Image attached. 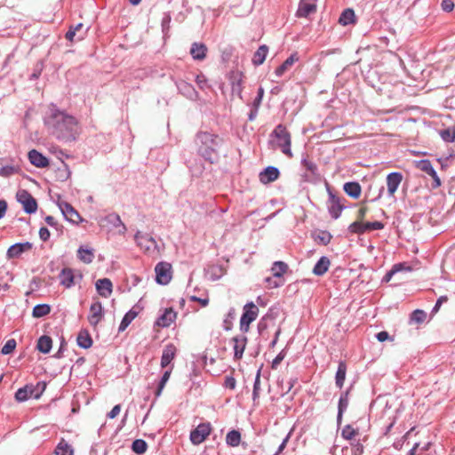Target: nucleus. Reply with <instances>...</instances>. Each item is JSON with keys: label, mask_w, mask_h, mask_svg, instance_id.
Segmentation results:
<instances>
[{"label": "nucleus", "mask_w": 455, "mask_h": 455, "mask_svg": "<svg viewBox=\"0 0 455 455\" xmlns=\"http://www.w3.org/2000/svg\"><path fill=\"white\" fill-rule=\"evenodd\" d=\"M59 207L67 220L72 223H78L81 220L79 213L68 203L60 202Z\"/></svg>", "instance_id": "nucleus-13"}, {"label": "nucleus", "mask_w": 455, "mask_h": 455, "mask_svg": "<svg viewBox=\"0 0 455 455\" xmlns=\"http://www.w3.org/2000/svg\"><path fill=\"white\" fill-rule=\"evenodd\" d=\"M317 0H300L296 16L299 18H306L316 12Z\"/></svg>", "instance_id": "nucleus-11"}, {"label": "nucleus", "mask_w": 455, "mask_h": 455, "mask_svg": "<svg viewBox=\"0 0 455 455\" xmlns=\"http://www.w3.org/2000/svg\"><path fill=\"white\" fill-rule=\"evenodd\" d=\"M52 347V340L49 336L43 335L38 339L36 347L44 354H48Z\"/></svg>", "instance_id": "nucleus-29"}, {"label": "nucleus", "mask_w": 455, "mask_h": 455, "mask_svg": "<svg viewBox=\"0 0 455 455\" xmlns=\"http://www.w3.org/2000/svg\"><path fill=\"white\" fill-rule=\"evenodd\" d=\"M442 8L445 12H451L454 8V3L452 0H443Z\"/></svg>", "instance_id": "nucleus-57"}, {"label": "nucleus", "mask_w": 455, "mask_h": 455, "mask_svg": "<svg viewBox=\"0 0 455 455\" xmlns=\"http://www.w3.org/2000/svg\"><path fill=\"white\" fill-rule=\"evenodd\" d=\"M33 245L29 242L17 243L9 247L7 251L8 259L19 258L23 252L28 251L32 249Z\"/></svg>", "instance_id": "nucleus-14"}, {"label": "nucleus", "mask_w": 455, "mask_h": 455, "mask_svg": "<svg viewBox=\"0 0 455 455\" xmlns=\"http://www.w3.org/2000/svg\"><path fill=\"white\" fill-rule=\"evenodd\" d=\"M303 164H304V166H305L308 171H310V172H313V173H314V172H315V170H316V165H315L314 163L310 162V161L304 160V161H303Z\"/></svg>", "instance_id": "nucleus-64"}, {"label": "nucleus", "mask_w": 455, "mask_h": 455, "mask_svg": "<svg viewBox=\"0 0 455 455\" xmlns=\"http://www.w3.org/2000/svg\"><path fill=\"white\" fill-rule=\"evenodd\" d=\"M77 258L84 263L90 264L94 259V251L88 246L81 245L77 250Z\"/></svg>", "instance_id": "nucleus-25"}, {"label": "nucleus", "mask_w": 455, "mask_h": 455, "mask_svg": "<svg viewBox=\"0 0 455 455\" xmlns=\"http://www.w3.org/2000/svg\"><path fill=\"white\" fill-rule=\"evenodd\" d=\"M418 167L427 174L435 173V169L429 160H421L418 164Z\"/></svg>", "instance_id": "nucleus-48"}, {"label": "nucleus", "mask_w": 455, "mask_h": 455, "mask_svg": "<svg viewBox=\"0 0 455 455\" xmlns=\"http://www.w3.org/2000/svg\"><path fill=\"white\" fill-rule=\"evenodd\" d=\"M439 135L442 140L447 143L455 141V127H448L439 131Z\"/></svg>", "instance_id": "nucleus-38"}, {"label": "nucleus", "mask_w": 455, "mask_h": 455, "mask_svg": "<svg viewBox=\"0 0 455 455\" xmlns=\"http://www.w3.org/2000/svg\"><path fill=\"white\" fill-rule=\"evenodd\" d=\"M103 317V308L100 301L92 303L90 307L88 321L91 325L97 326Z\"/></svg>", "instance_id": "nucleus-15"}, {"label": "nucleus", "mask_w": 455, "mask_h": 455, "mask_svg": "<svg viewBox=\"0 0 455 455\" xmlns=\"http://www.w3.org/2000/svg\"><path fill=\"white\" fill-rule=\"evenodd\" d=\"M357 435V431L353 428L350 425L345 426L342 429L341 435L347 440L353 439Z\"/></svg>", "instance_id": "nucleus-49"}, {"label": "nucleus", "mask_w": 455, "mask_h": 455, "mask_svg": "<svg viewBox=\"0 0 455 455\" xmlns=\"http://www.w3.org/2000/svg\"><path fill=\"white\" fill-rule=\"evenodd\" d=\"M60 283L66 288H70L75 284V275L71 268L66 267L59 275Z\"/></svg>", "instance_id": "nucleus-22"}, {"label": "nucleus", "mask_w": 455, "mask_h": 455, "mask_svg": "<svg viewBox=\"0 0 455 455\" xmlns=\"http://www.w3.org/2000/svg\"><path fill=\"white\" fill-rule=\"evenodd\" d=\"M351 234H363L366 232L365 224L361 220H355L348 226Z\"/></svg>", "instance_id": "nucleus-43"}, {"label": "nucleus", "mask_w": 455, "mask_h": 455, "mask_svg": "<svg viewBox=\"0 0 455 455\" xmlns=\"http://www.w3.org/2000/svg\"><path fill=\"white\" fill-rule=\"evenodd\" d=\"M190 299H191L192 301H197V302H199V303L201 304V306H202V307H207V306H208V304H209V298H208V297H206V298H204V299H201V298H198V297H196V296H191V297H190Z\"/></svg>", "instance_id": "nucleus-62"}, {"label": "nucleus", "mask_w": 455, "mask_h": 455, "mask_svg": "<svg viewBox=\"0 0 455 455\" xmlns=\"http://www.w3.org/2000/svg\"><path fill=\"white\" fill-rule=\"evenodd\" d=\"M255 307L253 302H249L243 307V314L240 319V330L243 332H247L250 324L255 320L256 313L251 309Z\"/></svg>", "instance_id": "nucleus-8"}, {"label": "nucleus", "mask_w": 455, "mask_h": 455, "mask_svg": "<svg viewBox=\"0 0 455 455\" xmlns=\"http://www.w3.org/2000/svg\"><path fill=\"white\" fill-rule=\"evenodd\" d=\"M427 318V314L425 311L420 309L414 310L411 315V322L416 323H423Z\"/></svg>", "instance_id": "nucleus-47"}, {"label": "nucleus", "mask_w": 455, "mask_h": 455, "mask_svg": "<svg viewBox=\"0 0 455 455\" xmlns=\"http://www.w3.org/2000/svg\"><path fill=\"white\" fill-rule=\"evenodd\" d=\"M269 143L274 148H279L286 156L290 158L293 156L291 149V133L285 126L279 124L275 128L270 134Z\"/></svg>", "instance_id": "nucleus-3"}, {"label": "nucleus", "mask_w": 455, "mask_h": 455, "mask_svg": "<svg viewBox=\"0 0 455 455\" xmlns=\"http://www.w3.org/2000/svg\"><path fill=\"white\" fill-rule=\"evenodd\" d=\"M120 411H121V406L120 404H116L115 405L112 410L108 413V417L109 419H115L119 413H120Z\"/></svg>", "instance_id": "nucleus-60"}, {"label": "nucleus", "mask_w": 455, "mask_h": 455, "mask_svg": "<svg viewBox=\"0 0 455 455\" xmlns=\"http://www.w3.org/2000/svg\"><path fill=\"white\" fill-rule=\"evenodd\" d=\"M176 355V347L173 344H168L164 347L161 357V367H167L174 359Z\"/></svg>", "instance_id": "nucleus-21"}, {"label": "nucleus", "mask_w": 455, "mask_h": 455, "mask_svg": "<svg viewBox=\"0 0 455 455\" xmlns=\"http://www.w3.org/2000/svg\"><path fill=\"white\" fill-rule=\"evenodd\" d=\"M134 239L137 245L148 255L156 257L160 254L159 246L150 235L138 231Z\"/></svg>", "instance_id": "nucleus-4"}, {"label": "nucleus", "mask_w": 455, "mask_h": 455, "mask_svg": "<svg viewBox=\"0 0 455 455\" xmlns=\"http://www.w3.org/2000/svg\"><path fill=\"white\" fill-rule=\"evenodd\" d=\"M231 342L233 343V349H234V355L236 359H239L243 356L247 339L244 335H238L234 337L231 339Z\"/></svg>", "instance_id": "nucleus-20"}, {"label": "nucleus", "mask_w": 455, "mask_h": 455, "mask_svg": "<svg viewBox=\"0 0 455 455\" xmlns=\"http://www.w3.org/2000/svg\"><path fill=\"white\" fill-rule=\"evenodd\" d=\"M348 406V393L346 392L345 394H342L339 400V406H338V416H337V421L339 423L342 419L343 412L347 410Z\"/></svg>", "instance_id": "nucleus-35"}, {"label": "nucleus", "mask_w": 455, "mask_h": 455, "mask_svg": "<svg viewBox=\"0 0 455 455\" xmlns=\"http://www.w3.org/2000/svg\"><path fill=\"white\" fill-rule=\"evenodd\" d=\"M77 345L82 348H89L92 345V339L87 331H81L76 338Z\"/></svg>", "instance_id": "nucleus-33"}, {"label": "nucleus", "mask_w": 455, "mask_h": 455, "mask_svg": "<svg viewBox=\"0 0 455 455\" xmlns=\"http://www.w3.org/2000/svg\"><path fill=\"white\" fill-rule=\"evenodd\" d=\"M403 180V175L400 172H391L387 177V193L389 196H394L399 185Z\"/></svg>", "instance_id": "nucleus-16"}, {"label": "nucleus", "mask_w": 455, "mask_h": 455, "mask_svg": "<svg viewBox=\"0 0 455 455\" xmlns=\"http://www.w3.org/2000/svg\"><path fill=\"white\" fill-rule=\"evenodd\" d=\"M20 168L14 165H5L0 167V176L8 178L13 174L18 173Z\"/></svg>", "instance_id": "nucleus-45"}, {"label": "nucleus", "mask_w": 455, "mask_h": 455, "mask_svg": "<svg viewBox=\"0 0 455 455\" xmlns=\"http://www.w3.org/2000/svg\"><path fill=\"white\" fill-rule=\"evenodd\" d=\"M44 121L48 132L59 140H75L80 132L76 118L55 105L49 107Z\"/></svg>", "instance_id": "nucleus-1"}, {"label": "nucleus", "mask_w": 455, "mask_h": 455, "mask_svg": "<svg viewBox=\"0 0 455 455\" xmlns=\"http://www.w3.org/2000/svg\"><path fill=\"white\" fill-rule=\"evenodd\" d=\"M376 338L379 341L384 342L390 339V336L387 331H382L377 333Z\"/></svg>", "instance_id": "nucleus-63"}, {"label": "nucleus", "mask_w": 455, "mask_h": 455, "mask_svg": "<svg viewBox=\"0 0 455 455\" xmlns=\"http://www.w3.org/2000/svg\"><path fill=\"white\" fill-rule=\"evenodd\" d=\"M172 370L165 371L161 378V380L158 384L157 389L156 391V396L158 397L161 395L163 389L165 387V384L170 379Z\"/></svg>", "instance_id": "nucleus-46"}, {"label": "nucleus", "mask_w": 455, "mask_h": 455, "mask_svg": "<svg viewBox=\"0 0 455 455\" xmlns=\"http://www.w3.org/2000/svg\"><path fill=\"white\" fill-rule=\"evenodd\" d=\"M172 267L167 262H160L156 266V280L160 284H167L172 279Z\"/></svg>", "instance_id": "nucleus-9"}, {"label": "nucleus", "mask_w": 455, "mask_h": 455, "mask_svg": "<svg viewBox=\"0 0 455 455\" xmlns=\"http://www.w3.org/2000/svg\"><path fill=\"white\" fill-rule=\"evenodd\" d=\"M108 223L112 224L115 228H119V234H124L127 230L125 225L121 220V218L116 213H110L106 217Z\"/></svg>", "instance_id": "nucleus-31"}, {"label": "nucleus", "mask_w": 455, "mask_h": 455, "mask_svg": "<svg viewBox=\"0 0 455 455\" xmlns=\"http://www.w3.org/2000/svg\"><path fill=\"white\" fill-rule=\"evenodd\" d=\"M351 445H352V454L353 455H363V446L359 441L352 443Z\"/></svg>", "instance_id": "nucleus-54"}, {"label": "nucleus", "mask_w": 455, "mask_h": 455, "mask_svg": "<svg viewBox=\"0 0 455 455\" xmlns=\"http://www.w3.org/2000/svg\"><path fill=\"white\" fill-rule=\"evenodd\" d=\"M207 47L204 44L194 43L190 49L193 59L202 60L205 58Z\"/></svg>", "instance_id": "nucleus-28"}, {"label": "nucleus", "mask_w": 455, "mask_h": 455, "mask_svg": "<svg viewBox=\"0 0 455 455\" xmlns=\"http://www.w3.org/2000/svg\"><path fill=\"white\" fill-rule=\"evenodd\" d=\"M39 236L41 240L46 242L50 238V231L48 230V228L44 227L41 228L39 230Z\"/></svg>", "instance_id": "nucleus-58"}, {"label": "nucleus", "mask_w": 455, "mask_h": 455, "mask_svg": "<svg viewBox=\"0 0 455 455\" xmlns=\"http://www.w3.org/2000/svg\"><path fill=\"white\" fill-rule=\"evenodd\" d=\"M235 315L236 313L235 308L231 307L223 321V328L225 331H230L232 329L233 321L235 319Z\"/></svg>", "instance_id": "nucleus-42"}, {"label": "nucleus", "mask_w": 455, "mask_h": 455, "mask_svg": "<svg viewBox=\"0 0 455 455\" xmlns=\"http://www.w3.org/2000/svg\"><path fill=\"white\" fill-rule=\"evenodd\" d=\"M347 373V365L344 362H339L335 376L336 386L341 388L344 385Z\"/></svg>", "instance_id": "nucleus-34"}, {"label": "nucleus", "mask_w": 455, "mask_h": 455, "mask_svg": "<svg viewBox=\"0 0 455 455\" xmlns=\"http://www.w3.org/2000/svg\"><path fill=\"white\" fill-rule=\"evenodd\" d=\"M212 427L210 423H201L190 433V441L193 444L202 443L210 435Z\"/></svg>", "instance_id": "nucleus-7"}, {"label": "nucleus", "mask_w": 455, "mask_h": 455, "mask_svg": "<svg viewBox=\"0 0 455 455\" xmlns=\"http://www.w3.org/2000/svg\"><path fill=\"white\" fill-rule=\"evenodd\" d=\"M31 164L37 168H44L49 165V160L43 154L36 149H32L28 154Z\"/></svg>", "instance_id": "nucleus-18"}, {"label": "nucleus", "mask_w": 455, "mask_h": 455, "mask_svg": "<svg viewBox=\"0 0 455 455\" xmlns=\"http://www.w3.org/2000/svg\"><path fill=\"white\" fill-rule=\"evenodd\" d=\"M16 340L14 339H8L2 347L1 353L3 355H9L13 352L16 347Z\"/></svg>", "instance_id": "nucleus-50"}, {"label": "nucleus", "mask_w": 455, "mask_h": 455, "mask_svg": "<svg viewBox=\"0 0 455 455\" xmlns=\"http://www.w3.org/2000/svg\"><path fill=\"white\" fill-rule=\"evenodd\" d=\"M345 193L352 198L357 199L362 192L361 186L358 182H347L343 186Z\"/></svg>", "instance_id": "nucleus-26"}, {"label": "nucleus", "mask_w": 455, "mask_h": 455, "mask_svg": "<svg viewBox=\"0 0 455 455\" xmlns=\"http://www.w3.org/2000/svg\"><path fill=\"white\" fill-rule=\"evenodd\" d=\"M177 314L176 312L172 308H165L164 313L157 318L156 322V325L159 327H169L176 319Z\"/></svg>", "instance_id": "nucleus-17"}, {"label": "nucleus", "mask_w": 455, "mask_h": 455, "mask_svg": "<svg viewBox=\"0 0 455 455\" xmlns=\"http://www.w3.org/2000/svg\"><path fill=\"white\" fill-rule=\"evenodd\" d=\"M368 212V208L367 207H361L357 212H356V220H361L363 221L366 213Z\"/></svg>", "instance_id": "nucleus-61"}, {"label": "nucleus", "mask_w": 455, "mask_h": 455, "mask_svg": "<svg viewBox=\"0 0 455 455\" xmlns=\"http://www.w3.org/2000/svg\"><path fill=\"white\" fill-rule=\"evenodd\" d=\"M176 85H177L179 92L182 95H184L185 97H187L188 99H190V100H197L198 93L190 84H188L183 80H180L176 83Z\"/></svg>", "instance_id": "nucleus-19"}, {"label": "nucleus", "mask_w": 455, "mask_h": 455, "mask_svg": "<svg viewBox=\"0 0 455 455\" xmlns=\"http://www.w3.org/2000/svg\"><path fill=\"white\" fill-rule=\"evenodd\" d=\"M343 205L340 204L339 198L329 190L328 211L333 219H338L342 211Z\"/></svg>", "instance_id": "nucleus-12"}, {"label": "nucleus", "mask_w": 455, "mask_h": 455, "mask_svg": "<svg viewBox=\"0 0 455 455\" xmlns=\"http://www.w3.org/2000/svg\"><path fill=\"white\" fill-rule=\"evenodd\" d=\"M54 454L55 455H74V449L64 439H61L54 450Z\"/></svg>", "instance_id": "nucleus-32"}, {"label": "nucleus", "mask_w": 455, "mask_h": 455, "mask_svg": "<svg viewBox=\"0 0 455 455\" xmlns=\"http://www.w3.org/2000/svg\"><path fill=\"white\" fill-rule=\"evenodd\" d=\"M17 200L23 206V210L27 213H34L37 209L36 199L25 189L19 190L16 195Z\"/></svg>", "instance_id": "nucleus-6"}, {"label": "nucleus", "mask_w": 455, "mask_h": 455, "mask_svg": "<svg viewBox=\"0 0 455 455\" xmlns=\"http://www.w3.org/2000/svg\"><path fill=\"white\" fill-rule=\"evenodd\" d=\"M280 175L281 173L277 167L267 166L258 174V177L262 184L268 185L277 180Z\"/></svg>", "instance_id": "nucleus-10"}, {"label": "nucleus", "mask_w": 455, "mask_h": 455, "mask_svg": "<svg viewBox=\"0 0 455 455\" xmlns=\"http://www.w3.org/2000/svg\"><path fill=\"white\" fill-rule=\"evenodd\" d=\"M265 283L267 284V287H268V288H275V287L282 285V283H278L276 280H275L272 277H267L265 279Z\"/></svg>", "instance_id": "nucleus-59"}, {"label": "nucleus", "mask_w": 455, "mask_h": 455, "mask_svg": "<svg viewBox=\"0 0 455 455\" xmlns=\"http://www.w3.org/2000/svg\"><path fill=\"white\" fill-rule=\"evenodd\" d=\"M112 283L108 278L99 279L96 282V289L99 294L104 298H108L112 293Z\"/></svg>", "instance_id": "nucleus-23"}, {"label": "nucleus", "mask_w": 455, "mask_h": 455, "mask_svg": "<svg viewBox=\"0 0 455 455\" xmlns=\"http://www.w3.org/2000/svg\"><path fill=\"white\" fill-rule=\"evenodd\" d=\"M267 52H268V47L265 44L260 45L258 48V66L264 62Z\"/></svg>", "instance_id": "nucleus-52"}, {"label": "nucleus", "mask_w": 455, "mask_h": 455, "mask_svg": "<svg viewBox=\"0 0 455 455\" xmlns=\"http://www.w3.org/2000/svg\"><path fill=\"white\" fill-rule=\"evenodd\" d=\"M298 60H299L298 54L297 53H292L289 58H287L284 60V62L281 66H279L275 69V75L277 76H282Z\"/></svg>", "instance_id": "nucleus-27"}, {"label": "nucleus", "mask_w": 455, "mask_h": 455, "mask_svg": "<svg viewBox=\"0 0 455 455\" xmlns=\"http://www.w3.org/2000/svg\"><path fill=\"white\" fill-rule=\"evenodd\" d=\"M84 24L78 23L76 26H71L69 28L76 32L77 35L76 41H81L84 38L87 30L83 31Z\"/></svg>", "instance_id": "nucleus-51"}, {"label": "nucleus", "mask_w": 455, "mask_h": 455, "mask_svg": "<svg viewBox=\"0 0 455 455\" xmlns=\"http://www.w3.org/2000/svg\"><path fill=\"white\" fill-rule=\"evenodd\" d=\"M316 239H319L323 244H328L331 242V235L329 232L322 231Z\"/></svg>", "instance_id": "nucleus-55"}, {"label": "nucleus", "mask_w": 455, "mask_h": 455, "mask_svg": "<svg viewBox=\"0 0 455 455\" xmlns=\"http://www.w3.org/2000/svg\"><path fill=\"white\" fill-rule=\"evenodd\" d=\"M51 311V307L47 304H38L33 308V316L39 318L47 315Z\"/></svg>", "instance_id": "nucleus-40"}, {"label": "nucleus", "mask_w": 455, "mask_h": 455, "mask_svg": "<svg viewBox=\"0 0 455 455\" xmlns=\"http://www.w3.org/2000/svg\"><path fill=\"white\" fill-rule=\"evenodd\" d=\"M447 300H448L447 296H441V297H439L438 299L436 300L435 305L434 306V307L432 309V314L437 313L439 311L442 304L446 302Z\"/></svg>", "instance_id": "nucleus-56"}, {"label": "nucleus", "mask_w": 455, "mask_h": 455, "mask_svg": "<svg viewBox=\"0 0 455 455\" xmlns=\"http://www.w3.org/2000/svg\"><path fill=\"white\" fill-rule=\"evenodd\" d=\"M33 393L34 390L32 386H25L16 391L15 399L19 402H24L32 396L35 398H38L40 396V394L34 395Z\"/></svg>", "instance_id": "nucleus-24"}, {"label": "nucleus", "mask_w": 455, "mask_h": 455, "mask_svg": "<svg viewBox=\"0 0 455 455\" xmlns=\"http://www.w3.org/2000/svg\"><path fill=\"white\" fill-rule=\"evenodd\" d=\"M137 312L131 309L129 310L122 319V322L119 325V331H124L128 325L132 322V320L137 316Z\"/></svg>", "instance_id": "nucleus-39"}, {"label": "nucleus", "mask_w": 455, "mask_h": 455, "mask_svg": "<svg viewBox=\"0 0 455 455\" xmlns=\"http://www.w3.org/2000/svg\"><path fill=\"white\" fill-rule=\"evenodd\" d=\"M241 435L236 430H231L228 433L226 442L230 446H237L240 443Z\"/></svg>", "instance_id": "nucleus-41"}, {"label": "nucleus", "mask_w": 455, "mask_h": 455, "mask_svg": "<svg viewBox=\"0 0 455 455\" xmlns=\"http://www.w3.org/2000/svg\"><path fill=\"white\" fill-rule=\"evenodd\" d=\"M330 266V260L327 257H322L320 259L316 262L313 268V273L316 275H323L325 274L329 268Z\"/></svg>", "instance_id": "nucleus-30"}, {"label": "nucleus", "mask_w": 455, "mask_h": 455, "mask_svg": "<svg viewBox=\"0 0 455 455\" xmlns=\"http://www.w3.org/2000/svg\"><path fill=\"white\" fill-rule=\"evenodd\" d=\"M272 329L274 331L275 339L271 341V345H275L276 342V337L279 333V330L275 326V315L271 309L266 315L262 317L259 323L258 324V331L263 334L265 330Z\"/></svg>", "instance_id": "nucleus-5"}, {"label": "nucleus", "mask_w": 455, "mask_h": 455, "mask_svg": "<svg viewBox=\"0 0 455 455\" xmlns=\"http://www.w3.org/2000/svg\"><path fill=\"white\" fill-rule=\"evenodd\" d=\"M287 269L288 265L283 261H275L271 267L274 277L277 278L282 277Z\"/></svg>", "instance_id": "nucleus-37"}, {"label": "nucleus", "mask_w": 455, "mask_h": 455, "mask_svg": "<svg viewBox=\"0 0 455 455\" xmlns=\"http://www.w3.org/2000/svg\"><path fill=\"white\" fill-rule=\"evenodd\" d=\"M355 12L352 9H346L342 12L339 22L343 26H347L355 22Z\"/></svg>", "instance_id": "nucleus-36"}, {"label": "nucleus", "mask_w": 455, "mask_h": 455, "mask_svg": "<svg viewBox=\"0 0 455 455\" xmlns=\"http://www.w3.org/2000/svg\"><path fill=\"white\" fill-rule=\"evenodd\" d=\"M132 449L135 453L142 454L148 449L147 443L142 439H136L132 444Z\"/></svg>", "instance_id": "nucleus-44"}, {"label": "nucleus", "mask_w": 455, "mask_h": 455, "mask_svg": "<svg viewBox=\"0 0 455 455\" xmlns=\"http://www.w3.org/2000/svg\"><path fill=\"white\" fill-rule=\"evenodd\" d=\"M199 142L198 153L211 163L214 162L218 156V149L222 140L214 134L209 132H200L197 135Z\"/></svg>", "instance_id": "nucleus-2"}, {"label": "nucleus", "mask_w": 455, "mask_h": 455, "mask_svg": "<svg viewBox=\"0 0 455 455\" xmlns=\"http://www.w3.org/2000/svg\"><path fill=\"white\" fill-rule=\"evenodd\" d=\"M365 229L367 231L380 230L384 228V224L380 221L365 222Z\"/></svg>", "instance_id": "nucleus-53"}]
</instances>
